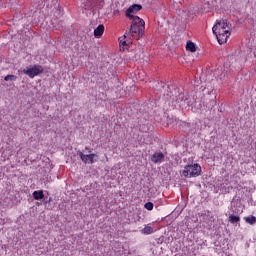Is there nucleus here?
I'll return each mask as SVG.
<instances>
[{"label": "nucleus", "mask_w": 256, "mask_h": 256, "mask_svg": "<svg viewBox=\"0 0 256 256\" xmlns=\"http://www.w3.org/2000/svg\"><path fill=\"white\" fill-rule=\"evenodd\" d=\"M85 9H89V7H85Z\"/></svg>", "instance_id": "a211bd4d"}, {"label": "nucleus", "mask_w": 256, "mask_h": 256, "mask_svg": "<svg viewBox=\"0 0 256 256\" xmlns=\"http://www.w3.org/2000/svg\"><path fill=\"white\" fill-rule=\"evenodd\" d=\"M182 175L184 177H199L201 175V165L199 164H191L186 165L184 170L182 171Z\"/></svg>", "instance_id": "7ed1b4c3"}, {"label": "nucleus", "mask_w": 256, "mask_h": 256, "mask_svg": "<svg viewBox=\"0 0 256 256\" xmlns=\"http://www.w3.org/2000/svg\"><path fill=\"white\" fill-rule=\"evenodd\" d=\"M141 9H143V6H141V4H134V5L130 6L126 10V17L128 19H135V17H139V16H134V15H135V13H138V11H141Z\"/></svg>", "instance_id": "39448f33"}, {"label": "nucleus", "mask_w": 256, "mask_h": 256, "mask_svg": "<svg viewBox=\"0 0 256 256\" xmlns=\"http://www.w3.org/2000/svg\"><path fill=\"white\" fill-rule=\"evenodd\" d=\"M33 198L36 201H40L41 199H45V194L43 193V190H38L33 192Z\"/></svg>", "instance_id": "1a4fd4ad"}, {"label": "nucleus", "mask_w": 256, "mask_h": 256, "mask_svg": "<svg viewBox=\"0 0 256 256\" xmlns=\"http://www.w3.org/2000/svg\"><path fill=\"white\" fill-rule=\"evenodd\" d=\"M80 155V159L83 161V163H90V164H93L95 163V157H97L96 154H83V152H80L79 153Z\"/></svg>", "instance_id": "423d86ee"}, {"label": "nucleus", "mask_w": 256, "mask_h": 256, "mask_svg": "<svg viewBox=\"0 0 256 256\" xmlns=\"http://www.w3.org/2000/svg\"><path fill=\"white\" fill-rule=\"evenodd\" d=\"M4 81H17V76L7 75V76L4 77Z\"/></svg>", "instance_id": "4468645a"}, {"label": "nucleus", "mask_w": 256, "mask_h": 256, "mask_svg": "<svg viewBox=\"0 0 256 256\" xmlns=\"http://www.w3.org/2000/svg\"><path fill=\"white\" fill-rule=\"evenodd\" d=\"M132 24L130 26L129 32L124 34V38H127V35H131L132 37H136V40L141 39L143 35H145V20L140 17L130 18Z\"/></svg>", "instance_id": "f03ea898"}, {"label": "nucleus", "mask_w": 256, "mask_h": 256, "mask_svg": "<svg viewBox=\"0 0 256 256\" xmlns=\"http://www.w3.org/2000/svg\"><path fill=\"white\" fill-rule=\"evenodd\" d=\"M228 221H229V223H231L232 225H235V223H240L241 217H239V216H237V215H234V214H231V215L228 217Z\"/></svg>", "instance_id": "9d476101"}, {"label": "nucleus", "mask_w": 256, "mask_h": 256, "mask_svg": "<svg viewBox=\"0 0 256 256\" xmlns=\"http://www.w3.org/2000/svg\"><path fill=\"white\" fill-rule=\"evenodd\" d=\"M103 33H105V26L103 24L98 25L97 28L94 29V37H102Z\"/></svg>", "instance_id": "6e6552de"}, {"label": "nucleus", "mask_w": 256, "mask_h": 256, "mask_svg": "<svg viewBox=\"0 0 256 256\" xmlns=\"http://www.w3.org/2000/svg\"><path fill=\"white\" fill-rule=\"evenodd\" d=\"M24 75H28L30 79H35L37 75H41L43 73V66L41 65H34L31 68L23 69Z\"/></svg>", "instance_id": "20e7f679"}, {"label": "nucleus", "mask_w": 256, "mask_h": 256, "mask_svg": "<svg viewBox=\"0 0 256 256\" xmlns=\"http://www.w3.org/2000/svg\"><path fill=\"white\" fill-rule=\"evenodd\" d=\"M145 209H147V211H153V202H147L145 205H144Z\"/></svg>", "instance_id": "2eb2a0df"}, {"label": "nucleus", "mask_w": 256, "mask_h": 256, "mask_svg": "<svg viewBox=\"0 0 256 256\" xmlns=\"http://www.w3.org/2000/svg\"><path fill=\"white\" fill-rule=\"evenodd\" d=\"M152 163H163L165 161V154L163 152H155L151 156Z\"/></svg>", "instance_id": "0eeeda50"}, {"label": "nucleus", "mask_w": 256, "mask_h": 256, "mask_svg": "<svg viewBox=\"0 0 256 256\" xmlns=\"http://www.w3.org/2000/svg\"><path fill=\"white\" fill-rule=\"evenodd\" d=\"M142 235H151L153 233V227L147 225L141 230Z\"/></svg>", "instance_id": "ddd939ff"}, {"label": "nucleus", "mask_w": 256, "mask_h": 256, "mask_svg": "<svg viewBox=\"0 0 256 256\" xmlns=\"http://www.w3.org/2000/svg\"><path fill=\"white\" fill-rule=\"evenodd\" d=\"M186 51H190V53H195V51H197V48L195 47V43L189 40L186 43Z\"/></svg>", "instance_id": "9b49d317"}, {"label": "nucleus", "mask_w": 256, "mask_h": 256, "mask_svg": "<svg viewBox=\"0 0 256 256\" xmlns=\"http://www.w3.org/2000/svg\"><path fill=\"white\" fill-rule=\"evenodd\" d=\"M212 31L216 35L219 45H223L231 37V23L227 19L219 20L212 27Z\"/></svg>", "instance_id": "f257e3e1"}, {"label": "nucleus", "mask_w": 256, "mask_h": 256, "mask_svg": "<svg viewBox=\"0 0 256 256\" xmlns=\"http://www.w3.org/2000/svg\"><path fill=\"white\" fill-rule=\"evenodd\" d=\"M17 75H23V70L19 69V70L17 71Z\"/></svg>", "instance_id": "f3484780"}, {"label": "nucleus", "mask_w": 256, "mask_h": 256, "mask_svg": "<svg viewBox=\"0 0 256 256\" xmlns=\"http://www.w3.org/2000/svg\"><path fill=\"white\" fill-rule=\"evenodd\" d=\"M245 223H248V225H255L256 223V217L255 216H247L244 217Z\"/></svg>", "instance_id": "f8f14e48"}, {"label": "nucleus", "mask_w": 256, "mask_h": 256, "mask_svg": "<svg viewBox=\"0 0 256 256\" xmlns=\"http://www.w3.org/2000/svg\"><path fill=\"white\" fill-rule=\"evenodd\" d=\"M130 43H131V41L121 40V39H120V45H121V47H127V46H129Z\"/></svg>", "instance_id": "dca6fc26"}]
</instances>
